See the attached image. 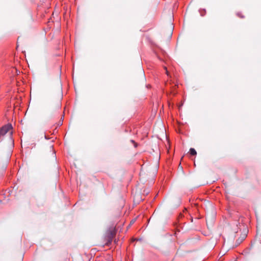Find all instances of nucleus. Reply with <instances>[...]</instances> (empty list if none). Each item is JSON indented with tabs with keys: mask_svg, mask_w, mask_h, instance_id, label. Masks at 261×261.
I'll use <instances>...</instances> for the list:
<instances>
[{
	"mask_svg": "<svg viewBox=\"0 0 261 261\" xmlns=\"http://www.w3.org/2000/svg\"><path fill=\"white\" fill-rule=\"evenodd\" d=\"M190 153L192 155H195L197 154L196 151L194 148H191L190 149Z\"/></svg>",
	"mask_w": 261,
	"mask_h": 261,
	"instance_id": "f257e3e1",
	"label": "nucleus"
},
{
	"mask_svg": "<svg viewBox=\"0 0 261 261\" xmlns=\"http://www.w3.org/2000/svg\"><path fill=\"white\" fill-rule=\"evenodd\" d=\"M131 142L135 144V147H137V144L135 142V141L134 140H131Z\"/></svg>",
	"mask_w": 261,
	"mask_h": 261,
	"instance_id": "f03ea898",
	"label": "nucleus"
},
{
	"mask_svg": "<svg viewBox=\"0 0 261 261\" xmlns=\"http://www.w3.org/2000/svg\"><path fill=\"white\" fill-rule=\"evenodd\" d=\"M237 15H238L239 16H240V17H241V18H243V16H242V15H241L240 14V13H238V14H237Z\"/></svg>",
	"mask_w": 261,
	"mask_h": 261,
	"instance_id": "7ed1b4c3",
	"label": "nucleus"
},
{
	"mask_svg": "<svg viewBox=\"0 0 261 261\" xmlns=\"http://www.w3.org/2000/svg\"><path fill=\"white\" fill-rule=\"evenodd\" d=\"M165 69H166L167 74L168 75V71H167L166 67H165Z\"/></svg>",
	"mask_w": 261,
	"mask_h": 261,
	"instance_id": "20e7f679",
	"label": "nucleus"
},
{
	"mask_svg": "<svg viewBox=\"0 0 261 261\" xmlns=\"http://www.w3.org/2000/svg\"><path fill=\"white\" fill-rule=\"evenodd\" d=\"M62 124V122L60 121L59 125H61Z\"/></svg>",
	"mask_w": 261,
	"mask_h": 261,
	"instance_id": "39448f33",
	"label": "nucleus"
}]
</instances>
